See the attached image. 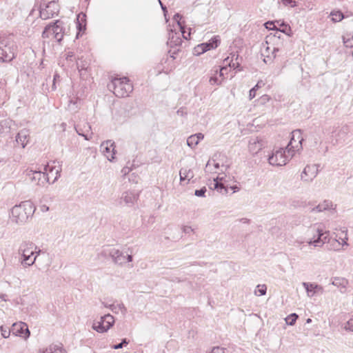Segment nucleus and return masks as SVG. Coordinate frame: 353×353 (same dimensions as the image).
<instances>
[{"instance_id": "1", "label": "nucleus", "mask_w": 353, "mask_h": 353, "mask_svg": "<svg viewBox=\"0 0 353 353\" xmlns=\"http://www.w3.org/2000/svg\"><path fill=\"white\" fill-rule=\"evenodd\" d=\"M34 211L35 207L31 201H22L11 209V221L18 225H23L32 216Z\"/></svg>"}, {"instance_id": "2", "label": "nucleus", "mask_w": 353, "mask_h": 353, "mask_svg": "<svg viewBox=\"0 0 353 353\" xmlns=\"http://www.w3.org/2000/svg\"><path fill=\"white\" fill-rule=\"evenodd\" d=\"M329 231H324L320 223H315L311 225L306 232V243L309 245L315 248L322 247L325 243L329 242Z\"/></svg>"}, {"instance_id": "3", "label": "nucleus", "mask_w": 353, "mask_h": 353, "mask_svg": "<svg viewBox=\"0 0 353 353\" xmlns=\"http://www.w3.org/2000/svg\"><path fill=\"white\" fill-rule=\"evenodd\" d=\"M108 88L112 90L118 97H126L133 90V86L127 77L114 78L108 85Z\"/></svg>"}, {"instance_id": "4", "label": "nucleus", "mask_w": 353, "mask_h": 353, "mask_svg": "<svg viewBox=\"0 0 353 353\" xmlns=\"http://www.w3.org/2000/svg\"><path fill=\"white\" fill-rule=\"evenodd\" d=\"M294 151L288 153L286 148L275 150L268 158V162L272 165L282 166L287 163L294 156Z\"/></svg>"}, {"instance_id": "5", "label": "nucleus", "mask_w": 353, "mask_h": 353, "mask_svg": "<svg viewBox=\"0 0 353 353\" xmlns=\"http://www.w3.org/2000/svg\"><path fill=\"white\" fill-rule=\"evenodd\" d=\"M114 318L112 315L108 314L100 317L99 320H94L92 324V329L99 333L106 332L113 326Z\"/></svg>"}, {"instance_id": "6", "label": "nucleus", "mask_w": 353, "mask_h": 353, "mask_svg": "<svg viewBox=\"0 0 353 353\" xmlns=\"http://www.w3.org/2000/svg\"><path fill=\"white\" fill-rule=\"evenodd\" d=\"M26 176L37 185L43 186L47 182L50 181V176L46 175V173L41 170H32L28 168L24 172Z\"/></svg>"}, {"instance_id": "7", "label": "nucleus", "mask_w": 353, "mask_h": 353, "mask_svg": "<svg viewBox=\"0 0 353 353\" xmlns=\"http://www.w3.org/2000/svg\"><path fill=\"white\" fill-rule=\"evenodd\" d=\"M61 24V22L57 21L53 24L47 26L42 33L43 37L49 38L52 36L53 38L57 39V41H61L63 37V27Z\"/></svg>"}, {"instance_id": "8", "label": "nucleus", "mask_w": 353, "mask_h": 353, "mask_svg": "<svg viewBox=\"0 0 353 353\" xmlns=\"http://www.w3.org/2000/svg\"><path fill=\"white\" fill-rule=\"evenodd\" d=\"M113 262L119 265H123L126 263L132 262L133 260L132 255L128 254V252L121 251L116 248H112L109 252Z\"/></svg>"}, {"instance_id": "9", "label": "nucleus", "mask_w": 353, "mask_h": 353, "mask_svg": "<svg viewBox=\"0 0 353 353\" xmlns=\"http://www.w3.org/2000/svg\"><path fill=\"white\" fill-rule=\"evenodd\" d=\"M15 46L12 42L1 41L0 43V60L9 62L14 57Z\"/></svg>"}, {"instance_id": "10", "label": "nucleus", "mask_w": 353, "mask_h": 353, "mask_svg": "<svg viewBox=\"0 0 353 353\" xmlns=\"http://www.w3.org/2000/svg\"><path fill=\"white\" fill-rule=\"evenodd\" d=\"M181 43L182 39L181 38V34L179 32H174L172 30H170L167 44L171 48L168 51V53L170 54V56L172 58L174 59V54H176V52L179 51V49H172L181 46Z\"/></svg>"}, {"instance_id": "11", "label": "nucleus", "mask_w": 353, "mask_h": 353, "mask_svg": "<svg viewBox=\"0 0 353 353\" xmlns=\"http://www.w3.org/2000/svg\"><path fill=\"white\" fill-rule=\"evenodd\" d=\"M292 134V138L290 143L286 146V149L288 153L292 152V151H294V154L296 150H299L302 148V142L303 141V138L301 136V130H296L293 131Z\"/></svg>"}, {"instance_id": "12", "label": "nucleus", "mask_w": 353, "mask_h": 353, "mask_svg": "<svg viewBox=\"0 0 353 353\" xmlns=\"http://www.w3.org/2000/svg\"><path fill=\"white\" fill-rule=\"evenodd\" d=\"M59 11V8L58 3L54 1H52L49 2L45 8H41L40 17L44 20L48 19L57 15Z\"/></svg>"}, {"instance_id": "13", "label": "nucleus", "mask_w": 353, "mask_h": 353, "mask_svg": "<svg viewBox=\"0 0 353 353\" xmlns=\"http://www.w3.org/2000/svg\"><path fill=\"white\" fill-rule=\"evenodd\" d=\"M319 173V165L316 164L307 165L301 174V179L307 183L312 182Z\"/></svg>"}, {"instance_id": "14", "label": "nucleus", "mask_w": 353, "mask_h": 353, "mask_svg": "<svg viewBox=\"0 0 353 353\" xmlns=\"http://www.w3.org/2000/svg\"><path fill=\"white\" fill-rule=\"evenodd\" d=\"M100 150L108 161H112L114 159L115 143L113 141H103L100 145Z\"/></svg>"}, {"instance_id": "15", "label": "nucleus", "mask_w": 353, "mask_h": 353, "mask_svg": "<svg viewBox=\"0 0 353 353\" xmlns=\"http://www.w3.org/2000/svg\"><path fill=\"white\" fill-rule=\"evenodd\" d=\"M11 331L13 335L19 336L24 339H27L30 336V331L27 324L21 321L13 323L11 327Z\"/></svg>"}, {"instance_id": "16", "label": "nucleus", "mask_w": 353, "mask_h": 353, "mask_svg": "<svg viewBox=\"0 0 353 353\" xmlns=\"http://www.w3.org/2000/svg\"><path fill=\"white\" fill-rule=\"evenodd\" d=\"M227 68L223 66L221 68H216L215 69L211 70V76L210 77L209 82L211 85H220L223 79V70H226Z\"/></svg>"}, {"instance_id": "17", "label": "nucleus", "mask_w": 353, "mask_h": 353, "mask_svg": "<svg viewBox=\"0 0 353 353\" xmlns=\"http://www.w3.org/2000/svg\"><path fill=\"white\" fill-rule=\"evenodd\" d=\"M38 249V247L32 241H24L19 248V254L20 255H34V252Z\"/></svg>"}, {"instance_id": "18", "label": "nucleus", "mask_w": 353, "mask_h": 353, "mask_svg": "<svg viewBox=\"0 0 353 353\" xmlns=\"http://www.w3.org/2000/svg\"><path fill=\"white\" fill-rule=\"evenodd\" d=\"M302 285L305 289L308 297H312L316 294H323L324 291L321 285L314 283L303 282Z\"/></svg>"}, {"instance_id": "19", "label": "nucleus", "mask_w": 353, "mask_h": 353, "mask_svg": "<svg viewBox=\"0 0 353 353\" xmlns=\"http://www.w3.org/2000/svg\"><path fill=\"white\" fill-rule=\"evenodd\" d=\"M265 141L259 138V137H254L250 139L249 141V145L248 148L250 152L252 154H257L263 148L265 147Z\"/></svg>"}, {"instance_id": "20", "label": "nucleus", "mask_w": 353, "mask_h": 353, "mask_svg": "<svg viewBox=\"0 0 353 353\" xmlns=\"http://www.w3.org/2000/svg\"><path fill=\"white\" fill-rule=\"evenodd\" d=\"M138 198V194L132 191H125L122 194L120 202L123 201L127 206L131 207L137 201Z\"/></svg>"}, {"instance_id": "21", "label": "nucleus", "mask_w": 353, "mask_h": 353, "mask_svg": "<svg viewBox=\"0 0 353 353\" xmlns=\"http://www.w3.org/2000/svg\"><path fill=\"white\" fill-rule=\"evenodd\" d=\"M30 141V132L24 128L20 130L16 136V142L24 148Z\"/></svg>"}, {"instance_id": "22", "label": "nucleus", "mask_w": 353, "mask_h": 353, "mask_svg": "<svg viewBox=\"0 0 353 353\" xmlns=\"http://www.w3.org/2000/svg\"><path fill=\"white\" fill-rule=\"evenodd\" d=\"M270 47L268 46V42L265 45L263 46V48L261 50V56L263 57V61L265 63L270 62L273 58L276 57V52L278 51V49L276 48H273L272 50V54H270Z\"/></svg>"}, {"instance_id": "23", "label": "nucleus", "mask_w": 353, "mask_h": 353, "mask_svg": "<svg viewBox=\"0 0 353 353\" xmlns=\"http://www.w3.org/2000/svg\"><path fill=\"white\" fill-rule=\"evenodd\" d=\"M46 175L50 176V179L53 178L52 183L56 181L60 176L61 169L59 168L52 167L48 165L44 168Z\"/></svg>"}, {"instance_id": "24", "label": "nucleus", "mask_w": 353, "mask_h": 353, "mask_svg": "<svg viewBox=\"0 0 353 353\" xmlns=\"http://www.w3.org/2000/svg\"><path fill=\"white\" fill-rule=\"evenodd\" d=\"M332 284L339 289L341 292H345L348 285V281L343 277H334Z\"/></svg>"}, {"instance_id": "25", "label": "nucleus", "mask_w": 353, "mask_h": 353, "mask_svg": "<svg viewBox=\"0 0 353 353\" xmlns=\"http://www.w3.org/2000/svg\"><path fill=\"white\" fill-rule=\"evenodd\" d=\"M204 135L202 133H197L190 136L187 139V144L189 147L193 148L198 145L199 141L203 139Z\"/></svg>"}, {"instance_id": "26", "label": "nucleus", "mask_w": 353, "mask_h": 353, "mask_svg": "<svg viewBox=\"0 0 353 353\" xmlns=\"http://www.w3.org/2000/svg\"><path fill=\"white\" fill-rule=\"evenodd\" d=\"M20 262L21 264L23 265V268H28L30 266H32L34 264L36 260H37V256H34L32 258L33 255H20Z\"/></svg>"}, {"instance_id": "27", "label": "nucleus", "mask_w": 353, "mask_h": 353, "mask_svg": "<svg viewBox=\"0 0 353 353\" xmlns=\"http://www.w3.org/2000/svg\"><path fill=\"white\" fill-rule=\"evenodd\" d=\"M333 208V203L330 200H325L322 203H319L315 208H312V212H321L325 210H327Z\"/></svg>"}, {"instance_id": "28", "label": "nucleus", "mask_w": 353, "mask_h": 353, "mask_svg": "<svg viewBox=\"0 0 353 353\" xmlns=\"http://www.w3.org/2000/svg\"><path fill=\"white\" fill-rule=\"evenodd\" d=\"M220 43V40L218 37H214L212 38L208 42L203 43L202 45L205 48V51L210 50L211 49H214L218 47Z\"/></svg>"}, {"instance_id": "29", "label": "nucleus", "mask_w": 353, "mask_h": 353, "mask_svg": "<svg viewBox=\"0 0 353 353\" xmlns=\"http://www.w3.org/2000/svg\"><path fill=\"white\" fill-rule=\"evenodd\" d=\"M180 181H183L185 180L190 181L194 177L193 172L190 169L181 168L179 172Z\"/></svg>"}, {"instance_id": "30", "label": "nucleus", "mask_w": 353, "mask_h": 353, "mask_svg": "<svg viewBox=\"0 0 353 353\" xmlns=\"http://www.w3.org/2000/svg\"><path fill=\"white\" fill-rule=\"evenodd\" d=\"M85 130H82L81 128H76L77 132L83 137L85 140H90L92 139V132H91V127L90 125L87 124L85 126Z\"/></svg>"}, {"instance_id": "31", "label": "nucleus", "mask_w": 353, "mask_h": 353, "mask_svg": "<svg viewBox=\"0 0 353 353\" xmlns=\"http://www.w3.org/2000/svg\"><path fill=\"white\" fill-rule=\"evenodd\" d=\"M40 353H65V351L59 345H52Z\"/></svg>"}, {"instance_id": "32", "label": "nucleus", "mask_w": 353, "mask_h": 353, "mask_svg": "<svg viewBox=\"0 0 353 353\" xmlns=\"http://www.w3.org/2000/svg\"><path fill=\"white\" fill-rule=\"evenodd\" d=\"M341 241H339V240H336V239H334L333 241V243L332 244V245L333 246V249L334 250H339V248H338V246H339L340 245H346L347 246L348 245V243H347V233H345V236L343 238H340Z\"/></svg>"}, {"instance_id": "33", "label": "nucleus", "mask_w": 353, "mask_h": 353, "mask_svg": "<svg viewBox=\"0 0 353 353\" xmlns=\"http://www.w3.org/2000/svg\"><path fill=\"white\" fill-rule=\"evenodd\" d=\"M105 307H108L114 313H118L119 311H121L123 313H125L126 312V308L125 307L123 303H120L118 305L111 304L109 305H105Z\"/></svg>"}, {"instance_id": "34", "label": "nucleus", "mask_w": 353, "mask_h": 353, "mask_svg": "<svg viewBox=\"0 0 353 353\" xmlns=\"http://www.w3.org/2000/svg\"><path fill=\"white\" fill-rule=\"evenodd\" d=\"M230 55L231 60L228 63V66L234 69L239 68L240 66V63L237 61L239 55L234 53H232Z\"/></svg>"}, {"instance_id": "35", "label": "nucleus", "mask_w": 353, "mask_h": 353, "mask_svg": "<svg viewBox=\"0 0 353 353\" xmlns=\"http://www.w3.org/2000/svg\"><path fill=\"white\" fill-rule=\"evenodd\" d=\"M266 291L267 287L265 285H258L254 290V294L256 296H263L265 294Z\"/></svg>"}, {"instance_id": "36", "label": "nucleus", "mask_w": 353, "mask_h": 353, "mask_svg": "<svg viewBox=\"0 0 353 353\" xmlns=\"http://www.w3.org/2000/svg\"><path fill=\"white\" fill-rule=\"evenodd\" d=\"M332 21L334 22L341 21L343 19V14L340 11H334L331 12Z\"/></svg>"}, {"instance_id": "37", "label": "nucleus", "mask_w": 353, "mask_h": 353, "mask_svg": "<svg viewBox=\"0 0 353 353\" xmlns=\"http://www.w3.org/2000/svg\"><path fill=\"white\" fill-rule=\"evenodd\" d=\"M0 331L2 336L5 339L8 338L12 333L11 327L10 328L6 325H1L0 327Z\"/></svg>"}, {"instance_id": "38", "label": "nucleus", "mask_w": 353, "mask_h": 353, "mask_svg": "<svg viewBox=\"0 0 353 353\" xmlns=\"http://www.w3.org/2000/svg\"><path fill=\"white\" fill-rule=\"evenodd\" d=\"M297 318L298 315L296 314H291L285 318L286 323L290 325H293L295 323Z\"/></svg>"}, {"instance_id": "39", "label": "nucleus", "mask_w": 353, "mask_h": 353, "mask_svg": "<svg viewBox=\"0 0 353 353\" xmlns=\"http://www.w3.org/2000/svg\"><path fill=\"white\" fill-rule=\"evenodd\" d=\"M343 328L348 332H353V318L350 319L343 326Z\"/></svg>"}, {"instance_id": "40", "label": "nucleus", "mask_w": 353, "mask_h": 353, "mask_svg": "<svg viewBox=\"0 0 353 353\" xmlns=\"http://www.w3.org/2000/svg\"><path fill=\"white\" fill-rule=\"evenodd\" d=\"M205 52L206 51H205V48H203V46L202 45V43L196 46L194 49V54L196 55H200Z\"/></svg>"}, {"instance_id": "41", "label": "nucleus", "mask_w": 353, "mask_h": 353, "mask_svg": "<svg viewBox=\"0 0 353 353\" xmlns=\"http://www.w3.org/2000/svg\"><path fill=\"white\" fill-rule=\"evenodd\" d=\"M206 190H207L205 187H203L200 190H196L194 192V195L199 197H204Z\"/></svg>"}, {"instance_id": "42", "label": "nucleus", "mask_w": 353, "mask_h": 353, "mask_svg": "<svg viewBox=\"0 0 353 353\" xmlns=\"http://www.w3.org/2000/svg\"><path fill=\"white\" fill-rule=\"evenodd\" d=\"M222 179H223L222 177H221V178L217 177V178H216V180H214V181H215V183H214V188H215V189H217V190H219V188H220L221 190L224 189V190H225V191L226 192V191H227V190H226V188L224 187L223 184H222V183H219V182L218 181V180L221 181V180H222Z\"/></svg>"}, {"instance_id": "43", "label": "nucleus", "mask_w": 353, "mask_h": 353, "mask_svg": "<svg viewBox=\"0 0 353 353\" xmlns=\"http://www.w3.org/2000/svg\"><path fill=\"white\" fill-rule=\"evenodd\" d=\"M129 343V341L126 339H123L122 340V341L117 344V345H114L112 348L114 349V350H117V349H121L122 348L124 345H128Z\"/></svg>"}, {"instance_id": "44", "label": "nucleus", "mask_w": 353, "mask_h": 353, "mask_svg": "<svg viewBox=\"0 0 353 353\" xmlns=\"http://www.w3.org/2000/svg\"><path fill=\"white\" fill-rule=\"evenodd\" d=\"M343 43L346 47H352L353 46V41L352 38H346L343 37Z\"/></svg>"}, {"instance_id": "45", "label": "nucleus", "mask_w": 353, "mask_h": 353, "mask_svg": "<svg viewBox=\"0 0 353 353\" xmlns=\"http://www.w3.org/2000/svg\"><path fill=\"white\" fill-rule=\"evenodd\" d=\"M181 19V16L179 14H176L174 16V19L177 22V25L180 29H183V25L181 23L180 20Z\"/></svg>"}, {"instance_id": "46", "label": "nucleus", "mask_w": 353, "mask_h": 353, "mask_svg": "<svg viewBox=\"0 0 353 353\" xmlns=\"http://www.w3.org/2000/svg\"><path fill=\"white\" fill-rule=\"evenodd\" d=\"M265 27H266V28L270 29V30L276 29L275 24L272 21H268V22L265 23Z\"/></svg>"}, {"instance_id": "47", "label": "nucleus", "mask_w": 353, "mask_h": 353, "mask_svg": "<svg viewBox=\"0 0 353 353\" xmlns=\"http://www.w3.org/2000/svg\"><path fill=\"white\" fill-rule=\"evenodd\" d=\"M285 6L290 5L292 7L296 6L295 1L293 0H281Z\"/></svg>"}, {"instance_id": "48", "label": "nucleus", "mask_w": 353, "mask_h": 353, "mask_svg": "<svg viewBox=\"0 0 353 353\" xmlns=\"http://www.w3.org/2000/svg\"><path fill=\"white\" fill-rule=\"evenodd\" d=\"M181 30V35L183 36V37L185 39H188V38L190 37V32H186L185 30H184V27L183 26V29H180Z\"/></svg>"}, {"instance_id": "49", "label": "nucleus", "mask_w": 353, "mask_h": 353, "mask_svg": "<svg viewBox=\"0 0 353 353\" xmlns=\"http://www.w3.org/2000/svg\"><path fill=\"white\" fill-rule=\"evenodd\" d=\"M182 230H183V232L186 234H189V233L193 232L192 228L190 226H188V225L183 226Z\"/></svg>"}, {"instance_id": "50", "label": "nucleus", "mask_w": 353, "mask_h": 353, "mask_svg": "<svg viewBox=\"0 0 353 353\" xmlns=\"http://www.w3.org/2000/svg\"><path fill=\"white\" fill-rule=\"evenodd\" d=\"M256 96V91H255V88H252L250 90V93H249V97H250V99H252L253 98H254Z\"/></svg>"}, {"instance_id": "51", "label": "nucleus", "mask_w": 353, "mask_h": 353, "mask_svg": "<svg viewBox=\"0 0 353 353\" xmlns=\"http://www.w3.org/2000/svg\"><path fill=\"white\" fill-rule=\"evenodd\" d=\"M281 26H285V29H283V30H278V29H276V34H279V33H280V32H285V31H286V29H287V28L290 29V27H288V26H285L283 23H282L281 24Z\"/></svg>"}, {"instance_id": "52", "label": "nucleus", "mask_w": 353, "mask_h": 353, "mask_svg": "<svg viewBox=\"0 0 353 353\" xmlns=\"http://www.w3.org/2000/svg\"><path fill=\"white\" fill-rule=\"evenodd\" d=\"M231 60V57H228L227 58L224 59L223 63L226 65H228V63Z\"/></svg>"}, {"instance_id": "53", "label": "nucleus", "mask_w": 353, "mask_h": 353, "mask_svg": "<svg viewBox=\"0 0 353 353\" xmlns=\"http://www.w3.org/2000/svg\"><path fill=\"white\" fill-rule=\"evenodd\" d=\"M48 210H49V208L47 205H43L41 206V211L42 212H47V211H48Z\"/></svg>"}, {"instance_id": "54", "label": "nucleus", "mask_w": 353, "mask_h": 353, "mask_svg": "<svg viewBox=\"0 0 353 353\" xmlns=\"http://www.w3.org/2000/svg\"><path fill=\"white\" fill-rule=\"evenodd\" d=\"M40 253H41V250L39 248L36 250L34 252V254H35V256H37V257L40 254Z\"/></svg>"}, {"instance_id": "55", "label": "nucleus", "mask_w": 353, "mask_h": 353, "mask_svg": "<svg viewBox=\"0 0 353 353\" xmlns=\"http://www.w3.org/2000/svg\"><path fill=\"white\" fill-rule=\"evenodd\" d=\"M295 243H296L298 246H299V245H301L302 243H303V241H300V240H296Z\"/></svg>"}, {"instance_id": "56", "label": "nucleus", "mask_w": 353, "mask_h": 353, "mask_svg": "<svg viewBox=\"0 0 353 353\" xmlns=\"http://www.w3.org/2000/svg\"><path fill=\"white\" fill-rule=\"evenodd\" d=\"M232 188L234 190V192L239 190V188L236 186H233Z\"/></svg>"}, {"instance_id": "57", "label": "nucleus", "mask_w": 353, "mask_h": 353, "mask_svg": "<svg viewBox=\"0 0 353 353\" xmlns=\"http://www.w3.org/2000/svg\"><path fill=\"white\" fill-rule=\"evenodd\" d=\"M343 131V134H345V131H344L343 129L340 130L339 133H338V136L339 137L340 136V133Z\"/></svg>"}, {"instance_id": "58", "label": "nucleus", "mask_w": 353, "mask_h": 353, "mask_svg": "<svg viewBox=\"0 0 353 353\" xmlns=\"http://www.w3.org/2000/svg\"><path fill=\"white\" fill-rule=\"evenodd\" d=\"M254 88H255V91L259 88V83H258Z\"/></svg>"}, {"instance_id": "59", "label": "nucleus", "mask_w": 353, "mask_h": 353, "mask_svg": "<svg viewBox=\"0 0 353 353\" xmlns=\"http://www.w3.org/2000/svg\"><path fill=\"white\" fill-rule=\"evenodd\" d=\"M340 139H341V138H339V139L336 138V141H335V143H334V144L338 143Z\"/></svg>"}, {"instance_id": "60", "label": "nucleus", "mask_w": 353, "mask_h": 353, "mask_svg": "<svg viewBox=\"0 0 353 353\" xmlns=\"http://www.w3.org/2000/svg\"><path fill=\"white\" fill-rule=\"evenodd\" d=\"M311 322H312V319H307L306 320V323H311Z\"/></svg>"}, {"instance_id": "61", "label": "nucleus", "mask_w": 353, "mask_h": 353, "mask_svg": "<svg viewBox=\"0 0 353 353\" xmlns=\"http://www.w3.org/2000/svg\"><path fill=\"white\" fill-rule=\"evenodd\" d=\"M57 77H59L58 74H55L54 76V81H56L57 79Z\"/></svg>"}, {"instance_id": "62", "label": "nucleus", "mask_w": 353, "mask_h": 353, "mask_svg": "<svg viewBox=\"0 0 353 353\" xmlns=\"http://www.w3.org/2000/svg\"><path fill=\"white\" fill-rule=\"evenodd\" d=\"M219 350V348H217V350H213V352H212V353H216V352H218Z\"/></svg>"}, {"instance_id": "63", "label": "nucleus", "mask_w": 353, "mask_h": 353, "mask_svg": "<svg viewBox=\"0 0 353 353\" xmlns=\"http://www.w3.org/2000/svg\"><path fill=\"white\" fill-rule=\"evenodd\" d=\"M78 27H79V29L81 30V24L79 23Z\"/></svg>"}, {"instance_id": "64", "label": "nucleus", "mask_w": 353, "mask_h": 353, "mask_svg": "<svg viewBox=\"0 0 353 353\" xmlns=\"http://www.w3.org/2000/svg\"><path fill=\"white\" fill-rule=\"evenodd\" d=\"M72 57V54H68L67 57V59H68L69 57Z\"/></svg>"}]
</instances>
